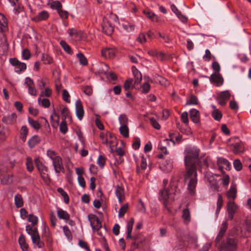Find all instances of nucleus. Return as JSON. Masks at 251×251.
Here are the masks:
<instances>
[{"mask_svg":"<svg viewBox=\"0 0 251 251\" xmlns=\"http://www.w3.org/2000/svg\"><path fill=\"white\" fill-rule=\"evenodd\" d=\"M47 154L52 161H53L55 160L56 158L57 159V158H59L60 157L57 155V153L55 151L51 150L47 151Z\"/></svg>","mask_w":251,"mask_h":251,"instance_id":"603ef678","label":"nucleus"},{"mask_svg":"<svg viewBox=\"0 0 251 251\" xmlns=\"http://www.w3.org/2000/svg\"><path fill=\"white\" fill-rule=\"evenodd\" d=\"M123 27L128 32H131L134 30L135 25L132 23H127L123 25Z\"/></svg>","mask_w":251,"mask_h":251,"instance_id":"774afa93","label":"nucleus"},{"mask_svg":"<svg viewBox=\"0 0 251 251\" xmlns=\"http://www.w3.org/2000/svg\"><path fill=\"white\" fill-rule=\"evenodd\" d=\"M0 47L3 50H6L8 48V44L5 36L3 34L0 35Z\"/></svg>","mask_w":251,"mask_h":251,"instance_id":"37998d69","label":"nucleus"},{"mask_svg":"<svg viewBox=\"0 0 251 251\" xmlns=\"http://www.w3.org/2000/svg\"><path fill=\"white\" fill-rule=\"evenodd\" d=\"M217 164L219 167V170L223 174H224V169L226 170L229 169L230 167L229 161L223 157L218 158Z\"/></svg>","mask_w":251,"mask_h":251,"instance_id":"1a4fd4ad","label":"nucleus"},{"mask_svg":"<svg viewBox=\"0 0 251 251\" xmlns=\"http://www.w3.org/2000/svg\"><path fill=\"white\" fill-rule=\"evenodd\" d=\"M50 5V7L53 9H56L57 11L62 8V4L59 1H52L50 3H48Z\"/></svg>","mask_w":251,"mask_h":251,"instance_id":"09e8293b","label":"nucleus"},{"mask_svg":"<svg viewBox=\"0 0 251 251\" xmlns=\"http://www.w3.org/2000/svg\"><path fill=\"white\" fill-rule=\"evenodd\" d=\"M28 131V128L26 126H24L21 127L20 131L21 138L23 142H25L26 140Z\"/></svg>","mask_w":251,"mask_h":251,"instance_id":"4c0bfd02","label":"nucleus"},{"mask_svg":"<svg viewBox=\"0 0 251 251\" xmlns=\"http://www.w3.org/2000/svg\"><path fill=\"white\" fill-rule=\"evenodd\" d=\"M76 115L79 120H81L84 116V109L82 104L80 100H76L75 102Z\"/></svg>","mask_w":251,"mask_h":251,"instance_id":"2eb2a0df","label":"nucleus"},{"mask_svg":"<svg viewBox=\"0 0 251 251\" xmlns=\"http://www.w3.org/2000/svg\"><path fill=\"white\" fill-rule=\"evenodd\" d=\"M10 62L13 66H15V71L17 73H20L26 68L25 63L19 61L16 58L10 59Z\"/></svg>","mask_w":251,"mask_h":251,"instance_id":"423d86ee","label":"nucleus"},{"mask_svg":"<svg viewBox=\"0 0 251 251\" xmlns=\"http://www.w3.org/2000/svg\"><path fill=\"white\" fill-rule=\"evenodd\" d=\"M116 53L115 48H106L101 50V54L105 58H112Z\"/></svg>","mask_w":251,"mask_h":251,"instance_id":"dca6fc26","label":"nucleus"},{"mask_svg":"<svg viewBox=\"0 0 251 251\" xmlns=\"http://www.w3.org/2000/svg\"><path fill=\"white\" fill-rule=\"evenodd\" d=\"M212 116L215 120L219 121L222 117V114L219 110L215 109L212 112Z\"/></svg>","mask_w":251,"mask_h":251,"instance_id":"3c124183","label":"nucleus"},{"mask_svg":"<svg viewBox=\"0 0 251 251\" xmlns=\"http://www.w3.org/2000/svg\"><path fill=\"white\" fill-rule=\"evenodd\" d=\"M230 94L228 90L221 92L218 94L217 97V100H218V103L222 105L226 104L227 100L229 99Z\"/></svg>","mask_w":251,"mask_h":251,"instance_id":"0eeeda50","label":"nucleus"},{"mask_svg":"<svg viewBox=\"0 0 251 251\" xmlns=\"http://www.w3.org/2000/svg\"><path fill=\"white\" fill-rule=\"evenodd\" d=\"M26 166L28 172H31L33 170L34 167L31 158L29 157L26 158Z\"/></svg>","mask_w":251,"mask_h":251,"instance_id":"6e6d98bb","label":"nucleus"},{"mask_svg":"<svg viewBox=\"0 0 251 251\" xmlns=\"http://www.w3.org/2000/svg\"><path fill=\"white\" fill-rule=\"evenodd\" d=\"M137 41L141 44H144L146 42L147 39L145 33H141L136 39Z\"/></svg>","mask_w":251,"mask_h":251,"instance_id":"338daca9","label":"nucleus"},{"mask_svg":"<svg viewBox=\"0 0 251 251\" xmlns=\"http://www.w3.org/2000/svg\"><path fill=\"white\" fill-rule=\"evenodd\" d=\"M17 119V115L15 113H13L10 115L4 116L2 118V121L6 124H12Z\"/></svg>","mask_w":251,"mask_h":251,"instance_id":"4be33fe9","label":"nucleus"},{"mask_svg":"<svg viewBox=\"0 0 251 251\" xmlns=\"http://www.w3.org/2000/svg\"><path fill=\"white\" fill-rule=\"evenodd\" d=\"M19 243L23 251H28V246L25 242V237L23 234L21 235L19 238Z\"/></svg>","mask_w":251,"mask_h":251,"instance_id":"473e14b6","label":"nucleus"},{"mask_svg":"<svg viewBox=\"0 0 251 251\" xmlns=\"http://www.w3.org/2000/svg\"><path fill=\"white\" fill-rule=\"evenodd\" d=\"M200 150L197 147H193L186 148L184 151V163L186 172L184 178L188 182V189L189 193L193 195L195 192L197 184V165H200Z\"/></svg>","mask_w":251,"mask_h":251,"instance_id":"f257e3e1","label":"nucleus"},{"mask_svg":"<svg viewBox=\"0 0 251 251\" xmlns=\"http://www.w3.org/2000/svg\"><path fill=\"white\" fill-rule=\"evenodd\" d=\"M57 192L63 197L64 202L68 203L69 201V198L67 193L60 187L57 189Z\"/></svg>","mask_w":251,"mask_h":251,"instance_id":"8fccbe9b","label":"nucleus"},{"mask_svg":"<svg viewBox=\"0 0 251 251\" xmlns=\"http://www.w3.org/2000/svg\"><path fill=\"white\" fill-rule=\"evenodd\" d=\"M109 136L111 138H115L113 135L111 134V133L108 132L106 133V135H105L103 133H101L100 135V139L101 140V142L103 144H108V141L107 139V136Z\"/></svg>","mask_w":251,"mask_h":251,"instance_id":"c9c22d12","label":"nucleus"},{"mask_svg":"<svg viewBox=\"0 0 251 251\" xmlns=\"http://www.w3.org/2000/svg\"><path fill=\"white\" fill-rule=\"evenodd\" d=\"M128 208V203L124 204L119 210L118 216L119 217H123L126 214Z\"/></svg>","mask_w":251,"mask_h":251,"instance_id":"49530a36","label":"nucleus"},{"mask_svg":"<svg viewBox=\"0 0 251 251\" xmlns=\"http://www.w3.org/2000/svg\"><path fill=\"white\" fill-rule=\"evenodd\" d=\"M205 53V54L203 56V59L205 61H209L211 59V58H213L214 59H215V57L212 55L209 50H206Z\"/></svg>","mask_w":251,"mask_h":251,"instance_id":"052dcab7","label":"nucleus"},{"mask_svg":"<svg viewBox=\"0 0 251 251\" xmlns=\"http://www.w3.org/2000/svg\"><path fill=\"white\" fill-rule=\"evenodd\" d=\"M198 104V99L196 96L192 95L190 99L187 100L186 105H196Z\"/></svg>","mask_w":251,"mask_h":251,"instance_id":"13d9d810","label":"nucleus"},{"mask_svg":"<svg viewBox=\"0 0 251 251\" xmlns=\"http://www.w3.org/2000/svg\"><path fill=\"white\" fill-rule=\"evenodd\" d=\"M190 117L194 123L198 124L200 122V113L196 109H192L190 111Z\"/></svg>","mask_w":251,"mask_h":251,"instance_id":"5701e85b","label":"nucleus"},{"mask_svg":"<svg viewBox=\"0 0 251 251\" xmlns=\"http://www.w3.org/2000/svg\"><path fill=\"white\" fill-rule=\"evenodd\" d=\"M226 195L229 201H234L237 196V188L235 185L232 184L230 186L229 189L226 192Z\"/></svg>","mask_w":251,"mask_h":251,"instance_id":"f3484780","label":"nucleus"},{"mask_svg":"<svg viewBox=\"0 0 251 251\" xmlns=\"http://www.w3.org/2000/svg\"><path fill=\"white\" fill-rule=\"evenodd\" d=\"M115 195L120 203L122 202L125 199V190L124 187L119 185L115 186Z\"/></svg>","mask_w":251,"mask_h":251,"instance_id":"f8f14e48","label":"nucleus"},{"mask_svg":"<svg viewBox=\"0 0 251 251\" xmlns=\"http://www.w3.org/2000/svg\"><path fill=\"white\" fill-rule=\"evenodd\" d=\"M102 31L108 35H110L114 31V27L107 20H104L102 24Z\"/></svg>","mask_w":251,"mask_h":251,"instance_id":"4468645a","label":"nucleus"},{"mask_svg":"<svg viewBox=\"0 0 251 251\" xmlns=\"http://www.w3.org/2000/svg\"><path fill=\"white\" fill-rule=\"evenodd\" d=\"M41 97H39L38 99L39 104H41L42 106L46 108L49 107L50 105V101L49 100L46 98L41 99Z\"/></svg>","mask_w":251,"mask_h":251,"instance_id":"a18cd8bd","label":"nucleus"},{"mask_svg":"<svg viewBox=\"0 0 251 251\" xmlns=\"http://www.w3.org/2000/svg\"><path fill=\"white\" fill-rule=\"evenodd\" d=\"M120 133L124 137H128L129 136V129L127 126H121L119 128Z\"/></svg>","mask_w":251,"mask_h":251,"instance_id":"ea45409f","label":"nucleus"},{"mask_svg":"<svg viewBox=\"0 0 251 251\" xmlns=\"http://www.w3.org/2000/svg\"><path fill=\"white\" fill-rule=\"evenodd\" d=\"M97 164L101 168H103L105 164V158L103 155H99L97 159Z\"/></svg>","mask_w":251,"mask_h":251,"instance_id":"bf43d9fd","label":"nucleus"},{"mask_svg":"<svg viewBox=\"0 0 251 251\" xmlns=\"http://www.w3.org/2000/svg\"><path fill=\"white\" fill-rule=\"evenodd\" d=\"M124 87L126 91L128 90L130 88L134 87V84H133V80L132 79H127L124 84Z\"/></svg>","mask_w":251,"mask_h":251,"instance_id":"4d7b16f0","label":"nucleus"},{"mask_svg":"<svg viewBox=\"0 0 251 251\" xmlns=\"http://www.w3.org/2000/svg\"><path fill=\"white\" fill-rule=\"evenodd\" d=\"M210 81L216 86H220L223 85L224 78L220 73H213L210 77Z\"/></svg>","mask_w":251,"mask_h":251,"instance_id":"9b49d317","label":"nucleus"},{"mask_svg":"<svg viewBox=\"0 0 251 251\" xmlns=\"http://www.w3.org/2000/svg\"><path fill=\"white\" fill-rule=\"evenodd\" d=\"M7 22L5 16L0 13V35L3 34V32L7 29Z\"/></svg>","mask_w":251,"mask_h":251,"instance_id":"412c9836","label":"nucleus"},{"mask_svg":"<svg viewBox=\"0 0 251 251\" xmlns=\"http://www.w3.org/2000/svg\"><path fill=\"white\" fill-rule=\"evenodd\" d=\"M182 217L184 220V222L186 224H188L191 220V216L190 211L188 208L183 210Z\"/></svg>","mask_w":251,"mask_h":251,"instance_id":"2f4dec72","label":"nucleus"},{"mask_svg":"<svg viewBox=\"0 0 251 251\" xmlns=\"http://www.w3.org/2000/svg\"><path fill=\"white\" fill-rule=\"evenodd\" d=\"M159 199L160 201H162L165 206L167 205V201L169 199V192L167 189H163L160 191Z\"/></svg>","mask_w":251,"mask_h":251,"instance_id":"aec40b11","label":"nucleus"},{"mask_svg":"<svg viewBox=\"0 0 251 251\" xmlns=\"http://www.w3.org/2000/svg\"><path fill=\"white\" fill-rule=\"evenodd\" d=\"M11 5L14 7V10L16 14L22 12L23 10V6L22 5L19 1H10Z\"/></svg>","mask_w":251,"mask_h":251,"instance_id":"c85d7f7f","label":"nucleus"},{"mask_svg":"<svg viewBox=\"0 0 251 251\" xmlns=\"http://www.w3.org/2000/svg\"><path fill=\"white\" fill-rule=\"evenodd\" d=\"M223 200L222 196L221 194H219L218 195V200L217 202V208L216 210V214L218 215L221 209V207L223 205Z\"/></svg>","mask_w":251,"mask_h":251,"instance_id":"f704fd0d","label":"nucleus"},{"mask_svg":"<svg viewBox=\"0 0 251 251\" xmlns=\"http://www.w3.org/2000/svg\"><path fill=\"white\" fill-rule=\"evenodd\" d=\"M26 231L30 235L33 244L36 245L38 248H43L45 244L41 241L40 236L36 227H33L29 225L25 227Z\"/></svg>","mask_w":251,"mask_h":251,"instance_id":"7ed1b4c3","label":"nucleus"},{"mask_svg":"<svg viewBox=\"0 0 251 251\" xmlns=\"http://www.w3.org/2000/svg\"><path fill=\"white\" fill-rule=\"evenodd\" d=\"M15 204L17 207L20 208L23 206L24 201L23 198L20 194H17L15 195L14 198Z\"/></svg>","mask_w":251,"mask_h":251,"instance_id":"72a5a7b5","label":"nucleus"},{"mask_svg":"<svg viewBox=\"0 0 251 251\" xmlns=\"http://www.w3.org/2000/svg\"><path fill=\"white\" fill-rule=\"evenodd\" d=\"M227 226L228 225L226 221H224L222 223L218 234L215 239L216 242H219L220 241L227 228Z\"/></svg>","mask_w":251,"mask_h":251,"instance_id":"6ab92c4d","label":"nucleus"},{"mask_svg":"<svg viewBox=\"0 0 251 251\" xmlns=\"http://www.w3.org/2000/svg\"><path fill=\"white\" fill-rule=\"evenodd\" d=\"M149 121L151 126L156 129H159L160 128V125L156 121V120L153 118H150Z\"/></svg>","mask_w":251,"mask_h":251,"instance_id":"0e129e2a","label":"nucleus"},{"mask_svg":"<svg viewBox=\"0 0 251 251\" xmlns=\"http://www.w3.org/2000/svg\"><path fill=\"white\" fill-rule=\"evenodd\" d=\"M67 33L72 39L76 41L83 40L86 38V33L74 28H69L67 30Z\"/></svg>","mask_w":251,"mask_h":251,"instance_id":"20e7f679","label":"nucleus"},{"mask_svg":"<svg viewBox=\"0 0 251 251\" xmlns=\"http://www.w3.org/2000/svg\"><path fill=\"white\" fill-rule=\"evenodd\" d=\"M34 162L39 173L48 171V168L43 164L39 158H36Z\"/></svg>","mask_w":251,"mask_h":251,"instance_id":"a878e982","label":"nucleus"},{"mask_svg":"<svg viewBox=\"0 0 251 251\" xmlns=\"http://www.w3.org/2000/svg\"><path fill=\"white\" fill-rule=\"evenodd\" d=\"M25 83L28 87L29 94L32 96H36L37 90L35 87L33 80L31 78L27 77L25 78Z\"/></svg>","mask_w":251,"mask_h":251,"instance_id":"9d476101","label":"nucleus"},{"mask_svg":"<svg viewBox=\"0 0 251 251\" xmlns=\"http://www.w3.org/2000/svg\"><path fill=\"white\" fill-rule=\"evenodd\" d=\"M169 136V140L171 141L174 143H179L182 141V136L179 133L170 134Z\"/></svg>","mask_w":251,"mask_h":251,"instance_id":"cd10ccee","label":"nucleus"},{"mask_svg":"<svg viewBox=\"0 0 251 251\" xmlns=\"http://www.w3.org/2000/svg\"><path fill=\"white\" fill-rule=\"evenodd\" d=\"M132 71L135 78L134 88L139 89L141 87L140 83L142 80L141 73L136 68L135 66H132Z\"/></svg>","mask_w":251,"mask_h":251,"instance_id":"6e6552de","label":"nucleus"},{"mask_svg":"<svg viewBox=\"0 0 251 251\" xmlns=\"http://www.w3.org/2000/svg\"><path fill=\"white\" fill-rule=\"evenodd\" d=\"M134 223V220L133 218H130V220L127 223V235L126 239L133 238L134 241L132 243V245L136 248H140L143 246L146 241L145 237L141 234H138L134 236L133 237L131 236V232L132 230L133 226Z\"/></svg>","mask_w":251,"mask_h":251,"instance_id":"f03ea898","label":"nucleus"},{"mask_svg":"<svg viewBox=\"0 0 251 251\" xmlns=\"http://www.w3.org/2000/svg\"><path fill=\"white\" fill-rule=\"evenodd\" d=\"M57 214L58 218L60 219H62L65 221H68L70 219V217L69 214L61 208H57Z\"/></svg>","mask_w":251,"mask_h":251,"instance_id":"b1692460","label":"nucleus"},{"mask_svg":"<svg viewBox=\"0 0 251 251\" xmlns=\"http://www.w3.org/2000/svg\"><path fill=\"white\" fill-rule=\"evenodd\" d=\"M28 122L30 126L36 130H38L41 127V125L37 121H35L30 117L28 118Z\"/></svg>","mask_w":251,"mask_h":251,"instance_id":"e433bc0d","label":"nucleus"},{"mask_svg":"<svg viewBox=\"0 0 251 251\" xmlns=\"http://www.w3.org/2000/svg\"><path fill=\"white\" fill-rule=\"evenodd\" d=\"M49 18V13L46 11H42L39 13L37 18L39 21L46 20Z\"/></svg>","mask_w":251,"mask_h":251,"instance_id":"de8ad7c7","label":"nucleus"},{"mask_svg":"<svg viewBox=\"0 0 251 251\" xmlns=\"http://www.w3.org/2000/svg\"><path fill=\"white\" fill-rule=\"evenodd\" d=\"M52 164L56 173H59L61 172H64L65 171L64 168L62 161V159L60 157L56 158L55 160L52 161Z\"/></svg>","mask_w":251,"mask_h":251,"instance_id":"ddd939ff","label":"nucleus"},{"mask_svg":"<svg viewBox=\"0 0 251 251\" xmlns=\"http://www.w3.org/2000/svg\"><path fill=\"white\" fill-rule=\"evenodd\" d=\"M160 168L165 172H170L173 168V161L171 159L166 160L162 164Z\"/></svg>","mask_w":251,"mask_h":251,"instance_id":"393cba45","label":"nucleus"},{"mask_svg":"<svg viewBox=\"0 0 251 251\" xmlns=\"http://www.w3.org/2000/svg\"><path fill=\"white\" fill-rule=\"evenodd\" d=\"M48 173V171L42 172L39 173L44 182L47 184H49L50 182V179Z\"/></svg>","mask_w":251,"mask_h":251,"instance_id":"a19ab883","label":"nucleus"},{"mask_svg":"<svg viewBox=\"0 0 251 251\" xmlns=\"http://www.w3.org/2000/svg\"><path fill=\"white\" fill-rule=\"evenodd\" d=\"M62 115L65 118V119H71L70 113L67 107H64L61 111Z\"/></svg>","mask_w":251,"mask_h":251,"instance_id":"680f3d73","label":"nucleus"},{"mask_svg":"<svg viewBox=\"0 0 251 251\" xmlns=\"http://www.w3.org/2000/svg\"><path fill=\"white\" fill-rule=\"evenodd\" d=\"M88 218L92 229L96 230H100L102 225L98 217L94 214H89Z\"/></svg>","mask_w":251,"mask_h":251,"instance_id":"39448f33","label":"nucleus"},{"mask_svg":"<svg viewBox=\"0 0 251 251\" xmlns=\"http://www.w3.org/2000/svg\"><path fill=\"white\" fill-rule=\"evenodd\" d=\"M40 142V137L37 135L33 136L28 141V144L30 148H32L35 146L36 145Z\"/></svg>","mask_w":251,"mask_h":251,"instance_id":"7c9ffc66","label":"nucleus"},{"mask_svg":"<svg viewBox=\"0 0 251 251\" xmlns=\"http://www.w3.org/2000/svg\"><path fill=\"white\" fill-rule=\"evenodd\" d=\"M121 126H127L128 124V119L127 116L125 114H121L118 118Z\"/></svg>","mask_w":251,"mask_h":251,"instance_id":"58836bf2","label":"nucleus"},{"mask_svg":"<svg viewBox=\"0 0 251 251\" xmlns=\"http://www.w3.org/2000/svg\"><path fill=\"white\" fill-rule=\"evenodd\" d=\"M77 57L79 59L80 64L83 65H86L87 64V60L82 53H78L77 54Z\"/></svg>","mask_w":251,"mask_h":251,"instance_id":"5fc2aeb1","label":"nucleus"},{"mask_svg":"<svg viewBox=\"0 0 251 251\" xmlns=\"http://www.w3.org/2000/svg\"><path fill=\"white\" fill-rule=\"evenodd\" d=\"M60 45L64 50L68 53L70 54L72 52V50L70 46L64 40H62L60 42Z\"/></svg>","mask_w":251,"mask_h":251,"instance_id":"864d4df0","label":"nucleus"},{"mask_svg":"<svg viewBox=\"0 0 251 251\" xmlns=\"http://www.w3.org/2000/svg\"><path fill=\"white\" fill-rule=\"evenodd\" d=\"M148 53L151 56L156 57L160 59H162L163 58V54L161 52L157 51L156 50H150Z\"/></svg>","mask_w":251,"mask_h":251,"instance_id":"79ce46f5","label":"nucleus"},{"mask_svg":"<svg viewBox=\"0 0 251 251\" xmlns=\"http://www.w3.org/2000/svg\"><path fill=\"white\" fill-rule=\"evenodd\" d=\"M42 61L45 64H50L52 63L53 59L48 54L43 53L41 58Z\"/></svg>","mask_w":251,"mask_h":251,"instance_id":"c03bdc74","label":"nucleus"},{"mask_svg":"<svg viewBox=\"0 0 251 251\" xmlns=\"http://www.w3.org/2000/svg\"><path fill=\"white\" fill-rule=\"evenodd\" d=\"M244 151V147L243 143L241 142H237L233 145V152L235 154L243 152Z\"/></svg>","mask_w":251,"mask_h":251,"instance_id":"bb28decb","label":"nucleus"},{"mask_svg":"<svg viewBox=\"0 0 251 251\" xmlns=\"http://www.w3.org/2000/svg\"><path fill=\"white\" fill-rule=\"evenodd\" d=\"M59 129H60V131H61V132H62L63 134L66 133L67 132V131H68V127H67V124H66V122L64 120H63L61 122L60 126H59Z\"/></svg>","mask_w":251,"mask_h":251,"instance_id":"e2e57ef3","label":"nucleus"},{"mask_svg":"<svg viewBox=\"0 0 251 251\" xmlns=\"http://www.w3.org/2000/svg\"><path fill=\"white\" fill-rule=\"evenodd\" d=\"M238 209L237 205L233 201H229L227 203V211L236 212Z\"/></svg>","mask_w":251,"mask_h":251,"instance_id":"c756f323","label":"nucleus"},{"mask_svg":"<svg viewBox=\"0 0 251 251\" xmlns=\"http://www.w3.org/2000/svg\"><path fill=\"white\" fill-rule=\"evenodd\" d=\"M236 248V243L234 239L229 238L227 239L226 244L224 249L222 251H234Z\"/></svg>","mask_w":251,"mask_h":251,"instance_id":"a211bd4d","label":"nucleus"},{"mask_svg":"<svg viewBox=\"0 0 251 251\" xmlns=\"http://www.w3.org/2000/svg\"><path fill=\"white\" fill-rule=\"evenodd\" d=\"M27 220L28 222H31L32 225L34 226L37 224L38 219L37 216L32 214H30L28 216Z\"/></svg>","mask_w":251,"mask_h":251,"instance_id":"69168bd1","label":"nucleus"}]
</instances>
